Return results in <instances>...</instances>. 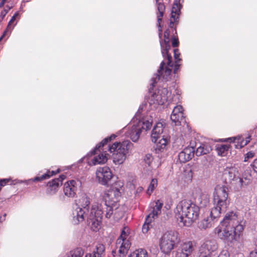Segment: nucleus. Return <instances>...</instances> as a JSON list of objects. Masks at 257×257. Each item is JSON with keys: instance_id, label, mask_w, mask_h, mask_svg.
Here are the masks:
<instances>
[{"instance_id": "obj_47", "label": "nucleus", "mask_w": 257, "mask_h": 257, "mask_svg": "<svg viewBox=\"0 0 257 257\" xmlns=\"http://www.w3.org/2000/svg\"><path fill=\"white\" fill-rule=\"evenodd\" d=\"M179 41L177 39L174 38L172 40V46L173 47H177L178 46Z\"/></svg>"}, {"instance_id": "obj_2", "label": "nucleus", "mask_w": 257, "mask_h": 257, "mask_svg": "<svg viewBox=\"0 0 257 257\" xmlns=\"http://www.w3.org/2000/svg\"><path fill=\"white\" fill-rule=\"evenodd\" d=\"M117 204L105 203L104 206H92L90 214H89L87 222L88 225L94 231H96L100 228L101 220L104 211L105 212V216L110 218L114 216V210Z\"/></svg>"}, {"instance_id": "obj_43", "label": "nucleus", "mask_w": 257, "mask_h": 257, "mask_svg": "<svg viewBox=\"0 0 257 257\" xmlns=\"http://www.w3.org/2000/svg\"><path fill=\"white\" fill-rule=\"evenodd\" d=\"M254 153L252 151L248 152L245 154L244 161L246 162L249 159L252 158L254 156Z\"/></svg>"}, {"instance_id": "obj_34", "label": "nucleus", "mask_w": 257, "mask_h": 257, "mask_svg": "<svg viewBox=\"0 0 257 257\" xmlns=\"http://www.w3.org/2000/svg\"><path fill=\"white\" fill-rule=\"evenodd\" d=\"M212 222L211 219L207 217L204 219L200 223L199 227L202 229H206L212 226Z\"/></svg>"}, {"instance_id": "obj_28", "label": "nucleus", "mask_w": 257, "mask_h": 257, "mask_svg": "<svg viewBox=\"0 0 257 257\" xmlns=\"http://www.w3.org/2000/svg\"><path fill=\"white\" fill-rule=\"evenodd\" d=\"M183 113H179V114L171 115V119L172 122L174 123L176 126L180 125L181 121L183 120Z\"/></svg>"}, {"instance_id": "obj_27", "label": "nucleus", "mask_w": 257, "mask_h": 257, "mask_svg": "<svg viewBox=\"0 0 257 257\" xmlns=\"http://www.w3.org/2000/svg\"><path fill=\"white\" fill-rule=\"evenodd\" d=\"M229 148L227 145H220L216 148V151L218 155L225 156L227 154V152Z\"/></svg>"}, {"instance_id": "obj_61", "label": "nucleus", "mask_w": 257, "mask_h": 257, "mask_svg": "<svg viewBox=\"0 0 257 257\" xmlns=\"http://www.w3.org/2000/svg\"><path fill=\"white\" fill-rule=\"evenodd\" d=\"M13 16H15V17H16V16H19V14H18V12H16L14 15Z\"/></svg>"}, {"instance_id": "obj_52", "label": "nucleus", "mask_w": 257, "mask_h": 257, "mask_svg": "<svg viewBox=\"0 0 257 257\" xmlns=\"http://www.w3.org/2000/svg\"><path fill=\"white\" fill-rule=\"evenodd\" d=\"M179 67V65L177 63H176L175 64V68H174V72L175 73H177V70L178 69Z\"/></svg>"}, {"instance_id": "obj_13", "label": "nucleus", "mask_w": 257, "mask_h": 257, "mask_svg": "<svg viewBox=\"0 0 257 257\" xmlns=\"http://www.w3.org/2000/svg\"><path fill=\"white\" fill-rule=\"evenodd\" d=\"M120 196V192L119 189L116 187H112L107 193H105L103 196L105 203L116 204Z\"/></svg>"}, {"instance_id": "obj_24", "label": "nucleus", "mask_w": 257, "mask_h": 257, "mask_svg": "<svg viewBox=\"0 0 257 257\" xmlns=\"http://www.w3.org/2000/svg\"><path fill=\"white\" fill-rule=\"evenodd\" d=\"M104 250V246L102 244H98L96 246L95 249L93 251L92 254H86L85 257H100Z\"/></svg>"}, {"instance_id": "obj_60", "label": "nucleus", "mask_w": 257, "mask_h": 257, "mask_svg": "<svg viewBox=\"0 0 257 257\" xmlns=\"http://www.w3.org/2000/svg\"><path fill=\"white\" fill-rule=\"evenodd\" d=\"M162 93L165 94L166 92H167V89L166 88H164L162 89Z\"/></svg>"}, {"instance_id": "obj_33", "label": "nucleus", "mask_w": 257, "mask_h": 257, "mask_svg": "<svg viewBox=\"0 0 257 257\" xmlns=\"http://www.w3.org/2000/svg\"><path fill=\"white\" fill-rule=\"evenodd\" d=\"M79 203L82 208H87V207L90 204L89 198L86 195L82 196L79 199Z\"/></svg>"}, {"instance_id": "obj_57", "label": "nucleus", "mask_w": 257, "mask_h": 257, "mask_svg": "<svg viewBox=\"0 0 257 257\" xmlns=\"http://www.w3.org/2000/svg\"><path fill=\"white\" fill-rule=\"evenodd\" d=\"M254 245L255 246L254 247V250H256V251H257V238L255 239V240L254 241Z\"/></svg>"}, {"instance_id": "obj_7", "label": "nucleus", "mask_w": 257, "mask_h": 257, "mask_svg": "<svg viewBox=\"0 0 257 257\" xmlns=\"http://www.w3.org/2000/svg\"><path fill=\"white\" fill-rule=\"evenodd\" d=\"M179 242L178 233L177 231H167L160 238V249L164 253H169Z\"/></svg>"}, {"instance_id": "obj_50", "label": "nucleus", "mask_w": 257, "mask_h": 257, "mask_svg": "<svg viewBox=\"0 0 257 257\" xmlns=\"http://www.w3.org/2000/svg\"><path fill=\"white\" fill-rule=\"evenodd\" d=\"M252 167H253V170L257 172V159H255L253 163V165H252Z\"/></svg>"}, {"instance_id": "obj_15", "label": "nucleus", "mask_w": 257, "mask_h": 257, "mask_svg": "<svg viewBox=\"0 0 257 257\" xmlns=\"http://www.w3.org/2000/svg\"><path fill=\"white\" fill-rule=\"evenodd\" d=\"M88 212V208H82L78 207L75 209L72 213L73 223L77 224L79 222H82L86 216V213Z\"/></svg>"}, {"instance_id": "obj_56", "label": "nucleus", "mask_w": 257, "mask_h": 257, "mask_svg": "<svg viewBox=\"0 0 257 257\" xmlns=\"http://www.w3.org/2000/svg\"><path fill=\"white\" fill-rule=\"evenodd\" d=\"M158 30H159V36L160 38H161V36H162V27H160V28H159Z\"/></svg>"}, {"instance_id": "obj_12", "label": "nucleus", "mask_w": 257, "mask_h": 257, "mask_svg": "<svg viewBox=\"0 0 257 257\" xmlns=\"http://www.w3.org/2000/svg\"><path fill=\"white\" fill-rule=\"evenodd\" d=\"M125 228H124L119 236L117 238L116 242V246L118 248V252L124 256L127 253L128 249L131 246V243L128 240L126 239L127 234L125 231Z\"/></svg>"}, {"instance_id": "obj_1", "label": "nucleus", "mask_w": 257, "mask_h": 257, "mask_svg": "<svg viewBox=\"0 0 257 257\" xmlns=\"http://www.w3.org/2000/svg\"><path fill=\"white\" fill-rule=\"evenodd\" d=\"M199 207L191 201L183 200L177 204L175 210L176 218L184 226H190L198 219Z\"/></svg>"}, {"instance_id": "obj_29", "label": "nucleus", "mask_w": 257, "mask_h": 257, "mask_svg": "<svg viewBox=\"0 0 257 257\" xmlns=\"http://www.w3.org/2000/svg\"><path fill=\"white\" fill-rule=\"evenodd\" d=\"M146 250L141 249L135 250L128 257H147Z\"/></svg>"}, {"instance_id": "obj_25", "label": "nucleus", "mask_w": 257, "mask_h": 257, "mask_svg": "<svg viewBox=\"0 0 257 257\" xmlns=\"http://www.w3.org/2000/svg\"><path fill=\"white\" fill-rule=\"evenodd\" d=\"M211 151V147L208 145L202 144L197 148L196 151V155L200 156L203 155L209 154Z\"/></svg>"}, {"instance_id": "obj_38", "label": "nucleus", "mask_w": 257, "mask_h": 257, "mask_svg": "<svg viewBox=\"0 0 257 257\" xmlns=\"http://www.w3.org/2000/svg\"><path fill=\"white\" fill-rule=\"evenodd\" d=\"M16 20V17H12V19L9 22L7 28L6 30L4 31L3 35L0 38V41L4 38L5 35H7V33L9 32V30H11L13 29V27H11V25L14 22V21Z\"/></svg>"}, {"instance_id": "obj_48", "label": "nucleus", "mask_w": 257, "mask_h": 257, "mask_svg": "<svg viewBox=\"0 0 257 257\" xmlns=\"http://www.w3.org/2000/svg\"><path fill=\"white\" fill-rule=\"evenodd\" d=\"M9 181L10 180L9 179H7L1 180V181H0L1 187L2 186H5L7 183H8L9 182Z\"/></svg>"}, {"instance_id": "obj_30", "label": "nucleus", "mask_w": 257, "mask_h": 257, "mask_svg": "<svg viewBox=\"0 0 257 257\" xmlns=\"http://www.w3.org/2000/svg\"><path fill=\"white\" fill-rule=\"evenodd\" d=\"M84 251L81 248H76L70 252V255L68 257H82Z\"/></svg>"}, {"instance_id": "obj_51", "label": "nucleus", "mask_w": 257, "mask_h": 257, "mask_svg": "<svg viewBox=\"0 0 257 257\" xmlns=\"http://www.w3.org/2000/svg\"><path fill=\"white\" fill-rule=\"evenodd\" d=\"M66 178V176L64 175H61L60 176L59 178L58 179H59V180H60V185H62V181L63 180H64Z\"/></svg>"}, {"instance_id": "obj_42", "label": "nucleus", "mask_w": 257, "mask_h": 257, "mask_svg": "<svg viewBox=\"0 0 257 257\" xmlns=\"http://www.w3.org/2000/svg\"><path fill=\"white\" fill-rule=\"evenodd\" d=\"M152 160H153V157L150 154H147L145 157L144 161L148 165H150Z\"/></svg>"}, {"instance_id": "obj_37", "label": "nucleus", "mask_w": 257, "mask_h": 257, "mask_svg": "<svg viewBox=\"0 0 257 257\" xmlns=\"http://www.w3.org/2000/svg\"><path fill=\"white\" fill-rule=\"evenodd\" d=\"M167 144V139L162 138L159 141L158 144L157 145V148L160 150H163L165 149Z\"/></svg>"}, {"instance_id": "obj_36", "label": "nucleus", "mask_w": 257, "mask_h": 257, "mask_svg": "<svg viewBox=\"0 0 257 257\" xmlns=\"http://www.w3.org/2000/svg\"><path fill=\"white\" fill-rule=\"evenodd\" d=\"M53 174H54V172L53 171H52L51 172L49 171L47 173L42 175L41 176L35 177L34 179V181H40L41 180L47 179L50 178V177L52 176Z\"/></svg>"}, {"instance_id": "obj_35", "label": "nucleus", "mask_w": 257, "mask_h": 257, "mask_svg": "<svg viewBox=\"0 0 257 257\" xmlns=\"http://www.w3.org/2000/svg\"><path fill=\"white\" fill-rule=\"evenodd\" d=\"M181 9V6L180 4L174 3L172 8L171 16H174L173 14L179 16L180 15V10Z\"/></svg>"}, {"instance_id": "obj_19", "label": "nucleus", "mask_w": 257, "mask_h": 257, "mask_svg": "<svg viewBox=\"0 0 257 257\" xmlns=\"http://www.w3.org/2000/svg\"><path fill=\"white\" fill-rule=\"evenodd\" d=\"M163 125L161 122L157 123L154 127L151 134L152 141L154 143H156L158 139L160 138L161 134L163 132Z\"/></svg>"}, {"instance_id": "obj_55", "label": "nucleus", "mask_w": 257, "mask_h": 257, "mask_svg": "<svg viewBox=\"0 0 257 257\" xmlns=\"http://www.w3.org/2000/svg\"><path fill=\"white\" fill-rule=\"evenodd\" d=\"M162 18H158V27H159V28L161 27V22H162Z\"/></svg>"}, {"instance_id": "obj_49", "label": "nucleus", "mask_w": 257, "mask_h": 257, "mask_svg": "<svg viewBox=\"0 0 257 257\" xmlns=\"http://www.w3.org/2000/svg\"><path fill=\"white\" fill-rule=\"evenodd\" d=\"M248 257H257V251L255 250L251 251Z\"/></svg>"}, {"instance_id": "obj_11", "label": "nucleus", "mask_w": 257, "mask_h": 257, "mask_svg": "<svg viewBox=\"0 0 257 257\" xmlns=\"http://www.w3.org/2000/svg\"><path fill=\"white\" fill-rule=\"evenodd\" d=\"M96 177L98 182L103 185H106L112 178V174L109 167H99L96 171Z\"/></svg>"}, {"instance_id": "obj_41", "label": "nucleus", "mask_w": 257, "mask_h": 257, "mask_svg": "<svg viewBox=\"0 0 257 257\" xmlns=\"http://www.w3.org/2000/svg\"><path fill=\"white\" fill-rule=\"evenodd\" d=\"M158 10L159 13V16H163L164 15V11L165 10V6L163 4L161 3H159L158 4Z\"/></svg>"}, {"instance_id": "obj_44", "label": "nucleus", "mask_w": 257, "mask_h": 257, "mask_svg": "<svg viewBox=\"0 0 257 257\" xmlns=\"http://www.w3.org/2000/svg\"><path fill=\"white\" fill-rule=\"evenodd\" d=\"M12 7V6H9L7 5L6 7L4 9L1 11L0 16H5L6 14L8 13V11L11 10Z\"/></svg>"}, {"instance_id": "obj_62", "label": "nucleus", "mask_w": 257, "mask_h": 257, "mask_svg": "<svg viewBox=\"0 0 257 257\" xmlns=\"http://www.w3.org/2000/svg\"><path fill=\"white\" fill-rule=\"evenodd\" d=\"M228 140H230L231 142H234L235 138H229Z\"/></svg>"}, {"instance_id": "obj_22", "label": "nucleus", "mask_w": 257, "mask_h": 257, "mask_svg": "<svg viewBox=\"0 0 257 257\" xmlns=\"http://www.w3.org/2000/svg\"><path fill=\"white\" fill-rule=\"evenodd\" d=\"M142 131L141 128L137 125H134L131 129L127 132V136L134 142H136L139 139Z\"/></svg>"}, {"instance_id": "obj_3", "label": "nucleus", "mask_w": 257, "mask_h": 257, "mask_svg": "<svg viewBox=\"0 0 257 257\" xmlns=\"http://www.w3.org/2000/svg\"><path fill=\"white\" fill-rule=\"evenodd\" d=\"M228 188L222 186L216 189L214 194V207L210 212L211 219H216L220 216L221 213H224L229 204L228 198Z\"/></svg>"}, {"instance_id": "obj_14", "label": "nucleus", "mask_w": 257, "mask_h": 257, "mask_svg": "<svg viewBox=\"0 0 257 257\" xmlns=\"http://www.w3.org/2000/svg\"><path fill=\"white\" fill-rule=\"evenodd\" d=\"M78 182L75 180H70L67 182L64 185V194L68 197H73L76 195L77 190Z\"/></svg>"}, {"instance_id": "obj_53", "label": "nucleus", "mask_w": 257, "mask_h": 257, "mask_svg": "<svg viewBox=\"0 0 257 257\" xmlns=\"http://www.w3.org/2000/svg\"><path fill=\"white\" fill-rule=\"evenodd\" d=\"M174 18V19L172 20H170V25H169V26L171 27V28H172L174 26V21H175V17H173Z\"/></svg>"}, {"instance_id": "obj_63", "label": "nucleus", "mask_w": 257, "mask_h": 257, "mask_svg": "<svg viewBox=\"0 0 257 257\" xmlns=\"http://www.w3.org/2000/svg\"><path fill=\"white\" fill-rule=\"evenodd\" d=\"M30 1H31V0H25V1L26 2H28Z\"/></svg>"}, {"instance_id": "obj_10", "label": "nucleus", "mask_w": 257, "mask_h": 257, "mask_svg": "<svg viewBox=\"0 0 257 257\" xmlns=\"http://www.w3.org/2000/svg\"><path fill=\"white\" fill-rule=\"evenodd\" d=\"M223 227V229H215V233L217 234L220 238L229 242H232L237 239V237L239 236L240 232L237 231L235 229H231L228 227Z\"/></svg>"}, {"instance_id": "obj_40", "label": "nucleus", "mask_w": 257, "mask_h": 257, "mask_svg": "<svg viewBox=\"0 0 257 257\" xmlns=\"http://www.w3.org/2000/svg\"><path fill=\"white\" fill-rule=\"evenodd\" d=\"M152 218H150V219L147 221V218L146 219V222L142 227V231L143 233H146L148 231L149 229V224L152 221Z\"/></svg>"}, {"instance_id": "obj_20", "label": "nucleus", "mask_w": 257, "mask_h": 257, "mask_svg": "<svg viewBox=\"0 0 257 257\" xmlns=\"http://www.w3.org/2000/svg\"><path fill=\"white\" fill-rule=\"evenodd\" d=\"M155 203V205L154 206L152 212L147 216V221L151 218H155V217H157L161 212V209L162 208L163 203L160 200H158Z\"/></svg>"}, {"instance_id": "obj_8", "label": "nucleus", "mask_w": 257, "mask_h": 257, "mask_svg": "<svg viewBox=\"0 0 257 257\" xmlns=\"http://www.w3.org/2000/svg\"><path fill=\"white\" fill-rule=\"evenodd\" d=\"M221 223L222 227L233 228L239 232L243 230V227L240 224V219L238 218L237 214L233 211L226 213Z\"/></svg>"}, {"instance_id": "obj_54", "label": "nucleus", "mask_w": 257, "mask_h": 257, "mask_svg": "<svg viewBox=\"0 0 257 257\" xmlns=\"http://www.w3.org/2000/svg\"><path fill=\"white\" fill-rule=\"evenodd\" d=\"M6 1L7 0H2L1 1V2H0V8H2L4 7Z\"/></svg>"}, {"instance_id": "obj_59", "label": "nucleus", "mask_w": 257, "mask_h": 257, "mask_svg": "<svg viewBox=\"0 0 257 257\" xmlns=\"http://www.w3.org/2000/svg\"><path fill=\"white\" fill-rule=\"evenodd\" d=\"M162 99L163 100V101H165V100H167V96H165V95H164V96H163L162 97Z\"/></svg>"}, {"instance_id": "obj_46", "label": "nucleus", "mask_w": 257, "mask_h": 257, "mask_svg": "<svg viewBox=\"0 0 257 257\" xmlns=\"http://www.w3.org/2000/svg\"><path fill=\"white\" fill-rule=\"evenodd\" d=\"M169 32H168L167 31H165V33H164V37L165 38V40H164V44H163L161 42H160L161 43V46H162V45L163 46H164L165 45V41H168V42L169 43ZM169 44L170 45V44L169 43Z\"/></svg>"}, {"instance_id": "obj_23", "label": "nucleus", "mask_w": 257, "mask_h": 257, "mask_svg": "<svg viewBox=\"0 0 257 257\" xmlns=\"http://www.w3.org/2000/svg\"><path fill=\"white\" fill-rule=\"evenodd\" d=\"M109 155L106 153L101 154L95 157L92 160V163L94 165L104 164L107 162Z\"/></svg>"}, {"instance_id": "obj_39", "label": "nucleus", "mask_w": 257, "mask_h": 257, "mask_svg": "<svg viewBox=\"0 0 257 257\" xmlns=\"http://www.w3.org/2000/svg\"><path fill=\"white\" fill-rule=\"evenodd\" d=\"M183 109L182 106L177 105L174 107L171 115H177L179 113H183Z\"/></svg>"}, {"instance_id": "obj_5", "label": "nucleus", "mask_w": 257, "mask_h": 257, "mask_svg": "<svg viewBox=\"0 0 257 257\" xmlns=\"http://www.w3.org/2000/svg\"><path fill=\"white\" fill-rule=\"evenodd\" d=\"M170 48L171 46L169 45L168 41H165V45H162V54L163 57L167 60V66L166 67L164 71L165 63L164 61L161 62L156 77L152 78L153 83H156V80H159L161 76H162L164 79H167L168 77L171 74L173 64H172V56L168 53V51Z\"/></svg>"}, {"instance_id": "obj_45", "label": "nucleus", "mask_w": 257, "mask_h": 257, "mask_svg": "<svg viewBox=\"0 0 257 257\" xmlns=\"http://www.w3.org/2000/svg\"><path fill=\"white\" fill-rule=\"evenodd\" d=\"M174 58L176 60V63H178L181 59L179 58L180 53H179V50L178 49H175L174 50Z\"/></svg>"}, {"instance_id": "obj_6", "label": "nucleus", "mask_w": 257, "mask_h": 257, "mask_svg": "<svg viewBox=\"0 0 257 257\" xmlns=\"http://www.w3.org/2000/svg\"><path fill=\"white\" fill-rule=\"evenodd\" d=\"M226 184H229L236 190H239L243 186L246 185L249 183L248 180L245 182L239 176L237 169L235 167L227 168L225 169L223 174Z\"/></svg>"}, {"instance_id": "obj_17", "label": "nucleus", "mask_w": 257, "mask_h": 257, "mask_svg": "<svg viewBox=\"0 0 257 257\" xmlns=\"http://www.w3.org/2000/svg\"><path fill=\"white\" fill-rule=\"evenodd\" d=\"M194 149L193 147L185 148L178 155V159L181 163H186L191 160L194 155Z\"/></svg>"}, {"instance_id": "obj_26", "label": "nucleus", "mask_w": 257, "mask_h": 257, "mask_svg": "<svg viewBox=\"0 0 257 257\" xmlns=\"http://www.w3.org/2000/svg\"><path fill=\"white\" fill-rule=\"evenodd\" d=\"M115 138V136L113 135H111L109 137H107L105 138L103 140H102L98 145H97L94 151L92 152L93 154H95L96 152L101 147L104 146L105 144H106L108 142L110 141L112 139H114Z\"/></svg>"}, {"instance_id": "obj_58", "label": "nucleus", "mask_w": 257, "mask_h": 257, "mask_svg": "<svg viewBox=\"0 0 257 257\" xmlns=\"http://www.w3.org/2000/svg\"><path fill=\"white\" fill-rule=\"evenodd\" d=\"M250 138V137L249 136L248 138H247V140L246 141V142H245V143L243 144V145H246L248 142H249V139Z\"/></svg>"}, {"instance_id": "obj_16", "label": "nucleus", "mask_w": 257, "mask_h": 257, "mask_svg": "<svg viewBox=\"0 0 257 257\" xmlns=\"http://www.w3.org/2000/svg\"><path fill=\"white\" fill-rule=\"evenodd\" d=\"M193 249L191 242L184 243L177 251L176 257H189Z\"/></svg>"}, {"instance_id": "obj_4", "label": "nucleus", "mask_w": 257, "mask_h": 257, "mask_svg": "<svg viewBox=\"0 0 257 257\" xmlns=\"http://www.w3.org/2000/svg\"><path fill=\"white\" fill-rule=\"evenodd\" d=\"M131 145L129 141H124L121 143L115 142L109 147L108 150L110 153H113V161L115 164L119 165L123 163Z\"/></svg>"}, {"instance_id": "obj_18", "label": "nucleus", "mask_w": 257, "mask_h": 257, "mask_svg": "<svg viewBox=\"0 0 257 257\" xmlns=\"http://www.w3.org/2000/svg\"><path fill=\"white\" fill-rule=\"evenodd\" d=\"M60 185L59 179H54L47 183L46 192L48 194L53 195L57 191Z\"/></svg>"}, {"instance_id": "obj_31", "label": "nucleus", "mask_w": 257, "mask_h": 257, "mask_svg": "<svg viewBox=\"0 0 257 257\" xmlns=\"http://www.w3.org/2000/svg\"><path fill=\"white\" fill-rule=\"evenodd\" d=\"M158 185V181L156 179H152L147 190V193L150 195Z\"/></svg>"}, {"instance_id": "obj_64", "label": "nucleus", "mask_w": 257, "mask_h": 257, "mask_svg": "<svg viewBox=\"0 0 257 257\" xmlns=\"http://www.w3.org/2000/svg\"><path fill=\"white\" fill-rule=\"evenodd\" d=\"M114 252H115V251H112V254H113V253H114Z\"/></svg>"}, {"instance_id": "obj_9", "label": "nucleus", "mask_w": 257, "mask_h": 257, "mask_svg": "<svg viewBox=\"0 0 257 257\" xmlns=\"http://www.w3.org/2000/svg\"><path fill=\"white\" fill-rule=\"evenodd\" d=\"M217 244L215 240H206L200 247L198 257H216Z\"/></svg>"}, {"instance_id": "obj_21", "label": "nucleus", "mask_w": 257, "mask_h": 257, "mask_svg": "<svg viewBox=\"0 0 257 257\" xmlns=\"http://www.w3.org/2000/svg\"><path fill=\"white\" fill-rule=\"evenodd\" d=\"M152 125V119L151 117L146 116L139 120L137 126L142 130L147 131L150 129Z\"/></svg>"}, {"instance_id": "obj_32", "label": "nucleus", "mask_w": 257, "mask_h": 257, "mask_svg": "<svg viewBox=\"0 0 257 257\" xmlns=\"http://www.w3.org/2000/svg\"><path fill=\"white\" fill-rule=\"evenodd\" d=\"M123 211L121 207H117L116 206L115 210H114V216L113 218L115 219L119 220L123 216Z\"/></svg>"}]
</instances>
